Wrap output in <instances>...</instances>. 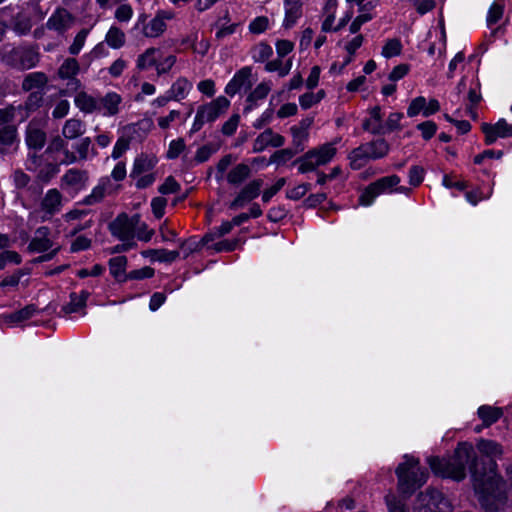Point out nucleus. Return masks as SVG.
<instances>
[{
    "mask_svg": "<svg viewBox=\"0 0 512 512\" xmlns=\"http://www.w3.org/2000/svg\"><path fill=\"white\" fill-rule=\"evenodd\" d=\"M252 68L245 66L238 70L225 87V93L233 97L242 90L250 89L252 86Z\"/></svg>",
    "mask_w": 512,
    "mask_h": 512,
    "instance_id": "10",
    "label": "nucleus"
},
{
    "mask_svg": "<svg viewBox=\"0 0 512 512\" xmlns=\"http://www.w3.org/2000/svg\"><path fill=\"white\" fill-rule=\"evenodd\" d=\"M444 494L435 489L428 488L425 493L417 496L416 512H441L440 505L445 504Z\"/></svg>",
    "mask_w": 512,
    "mask_h": 512,
    "instance_id": "7",
    "label": "nucleus"
},
{
    "mask_svg": "<svg viewBox=\"0 0 512 512\" xmlns=\"http://www.w3.org/2000/svg\"><path fill=\"white\" fill-rule=\"evenodd\" d=\"M105 41L109 47L113 49H120L125 44L126 36L121 29L116 26H112L105 36Z\"/></svg>",
    "mask_w": 512,
    "mask_h": 512,
    "instance_id": "46",
    "label": "nucleus"
},
{
    "mask_svg": "<svg viewBox=\"0 0 512 512\" xmlns=\"http://www.w3.org/2000/svg\"><path fill=\"white\" fill-rule=\"evenodd\" d=\"M21 67L30 69L38 63V53L32 49L25 50L21 55Z\"/></svg>",
    "mask_w": 512,
    "mask_h": 512,
    "instance_id": "64",
    "label": "nucleus"
},
{
    "mask_svg": "<svg viewBox=\"0 0 512 512\" xmlns=\"http://www.w3.org/2000/svg\"><path fill=\"white\" fill-rule=\"evenodd\" d=\"M285 17L283 26L292 27L302 15V3L300 0H284Z\"/></svg>",
    "mask_w": 512,
    "mask_h": 512,
    "instance_id": "32",
    "label": "nucleus"
},
{
    "mask_svg": "<svg viewBox=\"0 0 512 512\" xmlns=\"http://www.w3.org/2000/svg\"><path fill=\"white\" fill-rule=\"evenodd\" d=\"M86 181L87 177L85 173L71 169L63 176V188L82 190L86 188Z\"/></svg>",
    "mask_w": 512,
    "mask_h": 512,
    "instance_id": "36",
    "label": "nucleus"
},
{
    "mask_svg": "<svg viewBox=\"0 0 512 512\" xmlns=\"http://www.w3.org/2000/svg\"><path fill=\"white\" fill-rule=\"evenodd\" d=\"M177 61L175 55L162 57L161 50L155 47H149L138 55L136 59V68L139 71H146L155 68L158 76L167 74L173 68Z\"/></svg>",
    "mask_w": 512,
    "mask_h": 512,
    "instance_id": "4",
    "label": "nucleus"
},
{
    "mask_svg": "<svg viewBox=\"0 0 512 512\" xmlns=\"http://www.w3.org/2000/svg\"><path fill=\"white\" fill-rule=\"evenodd\" d=\"M296 149L292 150L289 148L281 149L273 153V155L270 157V163H274L277 165H281L286 163L287 161L291 160L295 154Z\"/></svg>",
    "mask_w": 512,
    "mask_h": 512,
    "instance_id": "60",
    "label": "nucleus"
},
{
    "mask_svg": "<svg viewBox=\"0 0 512 512\" xmlns=\"http://www.w3.org/2000/svg\"><path fill=\"white\" fill-rule=\"evenodd\" d=\"M141 256L144 258H150L152 262H160L171 264L176 261L180 256L179 250H168L165 248L160 249H146L140 252Z\"/></svg>",
    "mask_w": 512,
    "mask_h": 512,
    "instance_id": "25",
    "label": "nucleus"
},
{
    "mask_svg": "<svg viewBox=\"0 0 512 512\" xmlns=\"http://www.w3.org/2000/svg\"><path fill=\"white\" fill-rule=\"evenodd\" d=\"M402 48H403V46H402L400 39H398V38L387 39L382 48L381 55L387 59L396 57L401 54Z\"/></svg>",
    "mask_w": 512,
    "mask_h": 512,
    "instance_id": "49",
    "label": "nucleus"
},
{
    "mask_svg": "<svg viewBox=\"0 0 512 512\" xmlns=\"http://www.w3.org/2000/svg\"><path fill=\"white\" fill-rule=\"evenodd\" d=\"M69 298L70 301L60 308L58 317H64L66 315L77 313L81 309H84L78 301V294L76 292H71L69 294Z\"/></svg>",
    "mask_w": 512,
    "mask_h": 512,
    "instance_id": "52",
    "label": "nucleus"
},
{
    "mask_svg": "<svg viewBox=\"0 0 512 512\" xmlns=\"http://www.w3.org/2000/svg\"><path fill=\"white\" fill-rule=\"evenodd\" d=\"M62 205V194H45L41 201V210L44 212L41 220L48 221L56 214Z\"/></svg>",
    "mask_w": 512,
    "mask_h": 512,
    "instance_id": "30",
    "label": "nucleus"
},
{
    "mask_svg": "<svg viewBox=\"0 0 512 512\" xmlns=\"http://www.w3.org/2000/svg\"><path fill=\"white\" fill-rule=\"evenodd\" d=\"M427 464L431 472L442 479L452 480V468L448 458L440 456H429L427 458Z\"/></svg>",
    "mask_w": 512,
    "mask_h": 512,
    "instance_id": "24",
    "label": "nucleus"
},
{
    "mask_svg": "<svg viewBox=\"0 0 512 512\" xmlns=\"http://www.w3.org/2000/svg\"><path fill=\"white\" fill-rule=\"evenodd\" d=\"M397 491L403 500L410 499L428 479V470L422 467L419 458L405 454L404 461L395 469Z\"/></svg>",
    "mask_w": 512,
    "mask_h": 512,
    "instance_id": "2",
    "label": "nucleus"
},
{
    "mask_svg": "<svg viewBox=\"0 0 512 512\" xmlns=\"http://www.w3.org/2000/svg\"><path fill=\"white\" fill-rule=\"evenodd\" d=\"M26 168L30 171L38 172V178L42 181H48L58 173V165L45 162L42 156L32 154L26 161Z\"/></svg>",
    "mask_w": 512,
    "mask_h": 512,
    "instance_id": "11",
    "label": "nucleus"
},
{
    "mask_svg": "<svg viewBox=\"0 0 512 512\" xmlns=\"http://www.w3.org/2000/svg\"><path fill=\"white\" fill-rule=\"evenodd\" d=\"M249 232V228L244 227L241 228L238 235L233 237L232 239H222L217 242H211L208 244V251L212 250L215 253L222 252H233L237 249L242 250L244 244L246 243L245 234Z\"/></svg>",
    "mask_w": 512,
    "mask_h": 512,
    "instance_id": "12",
    "label": "nucleus"
},
{
    "mask_svg": "<svg viewBox=\"0 0 512 512\" xmlns=\"http://www.w3.org/2000/svg\"><path fill=\"white\" fill-rule=\"evenodd\" d=\"M263 214V211L258 203H253L250 205L247 211H241L238 214H235L232 217V223L235 226H241L242 224L248 222L250 219H255L260 217Z\"/></svg>",
    "mask_w": 512,
    "mask_h": 512,
    "instance_id": "43",
    "label": "nucleus"
},
{
    "mask_svg": "<svg viewBox=\"0 0 512 512\" xmlns=\"http://www.w3.org/2000/svg\"><path fill=\"white\" fill-rule=\"evenodd\" d=\"M51 230L48 226H39L35 230V236L30 240L27 251L30 254L49 251L54 242L50 239Z\"/></svg>",
    "mask_w": 512,
    "mask_h": 512,
    "instance_id": "17",
    "label": "nucleus"
},
{
    "mask_svg": "<svg viewBox=\"0 0 512 512\" xmlns=\"http://www.w3.org/2000/svg\"><path fill=\"white\" fill-rule=\"evenodd\" d=\"M504 13V3L501 0H495L489 8L487 14V24L489 27L497 24Z\"/></svg>",
    "mask_w": 512,
    "mask_h": 512,
    "instance_id": "50",
    "label": "nucleus"
},
{
    "mask_svg": "<svg viewBox=\"0 0 512 512\" xmlns=\"http://www.w3.org/2000/svg\"><path fill=\"white\" fill-rule=\"evenodd\" d=\"M46 142V134L35 123H30L26 131V143L29 148L41 149Z\"/></svg>",
    "mask_w": 512,
    "mask_h": 512,
    "instance_id": "37",
    "label": "nucleus"
},
{
    "mask_svg": "<svg viewBox=\"0 0 512 512\" xmlns=\"http://www.w3.org/2000/svg\"><path fill=\"white\" fill-rule=\"evenodd\" d=\"M155 275V269L150 266H144L140 269H134L128 272L127 281L129 280H144V279H150L154 277Z\"/></svg>",
    "mask_w": 512,
    "mask_h": 512,
    "instance_id": "56",
    "label": "nucleus"
},
{
    "mask_svg": "<svg viewBox=\"0 0 512 512\" xmlns=\"http://www.w3.org/2000/svg\"><path fill=\"white\" fill-rule=\"evenodd\" d=\"M425 104H426V98L423 96L415 97L411 100L408 108H407V116L408 117H415L419 115L420 113L424 116V110H425Z\"/></svg>",
    "mask_w": 512,
    "mask_h": 512,
    "instance_id": "57",
    "label": "nucleus"
},
{
    "mask_svg": "<svg viewBox=\"0 0 512 512\" xmlns=\"http://www.w3.org/2000/svg\"><path fill=\"white\" fill-rule=\"evenodd\" d=\"M229 107L230 100L225 96H218L214 100L200 105L192 124V132L199 131L206 123L216 121L220 116L226 113Z\"/></svg>",
    "mask_w": 512,
    "mask_h": 512,
    "instance_id": "6",
    "label": "nucleus"
},
{
    "mask_svg": "<svg viewBox=\"0 0 512 512\" xmlns=\"http://www.w3.org/2000/svg\"><path fill=\"white\" fill-rule=\"evenodd\" d=\"M28 273L29 270L17 269L12 275L4 277L0 281V288L17 287L19 285L20 279Z\"/></svg>",
    "mask_w": 512,
    "mask_h": 512,
    "instance_id": "59",
    "label": "nucleus"
},
{
    "mask_svg": "<svg viewBox=\"0 0 512 512\" xmlns=\"http://www.w3.org/2000/svg\"><path fill=\"white\" fill-rule=\"evenodd\" d=\"M73 23L72 15L65 9H57L47 20V28L57 32H64L71 27Z\"/></svg>",
    "mask_w": 512,
    "mask_h": 512,
    "instance_id": "19",
    "label": "nucleus"
},
{
    "mask_svg": "<svg viewBox=\"0 0 512 512\" xmlns=\"http://www.w3.org/2000/svg\"><path fill=\"white\" fill-rule=\"evenodd\" d=\"M128 265V258L124 255H118L108 260V267L110 275L114 278L118 284H124L127 282L128 272H126Z\"/></svg>",
    "mask_w": 512,
    "mask_h": 512,
    "instance_id": "20",
    "label": "nucleus"
},
{
    "mask_svg": "<svg viewBox=\"0 0 512 512\" xmlns=\"http://www.w3.org/2000/svg\"><path fill=\"white\" fill-rule=\"evenodd\" d=\"M349 160L353 169H360L368 160H370V157L366 155L364 146L361 145L350 153Z\"/></svg>",
    "mask_w": 512,
    "mask_h": 512,
    "instance_id": "53",
    "label": "nucleus"
},
{
    "mask_svg": "<svg viewBox=\"0 0 512 512\" xmlns=\"http://www.w3.org/2000/svg\"><path fill=\"white\" fill-rule=\"evenodd\" d=\"M337 153L335 143H324L308 150L303 156L295 161L300 173L314 171L317 167L328 164Z\"/></svg>",
    "mask_w": 512,
    "mask_h": 512,
    "instance_id": "3",
    "label": "nucleus"
},
{
    "mask_svg": "<svg viewBox=\"0 0 512 512\" xmlns=\"http://www.w3.org/2000/svg\"><path fill=\"white\" fill-rule=\"evenodd\" d=\"M237 161V156L234 154H225L222 156L215 167H210L208 169V175L211 176L214 174L215 179L218 182L226 179V175L228 173V169Z\"/></svg>",
    "mask_w": 512,
    "mask_h": 512,
    "instance_id": "31",
    "label": "nucleus"
},
{
    "mask_svg": "<svg viewBox=\"0 0 512 512\" xmlns=\"http://www.w3.org/2000/svg\"><path fill=\"white\" fill-rule=\"evenodd\" d=\"M286 198L291 201H300V207L305 209L318 208V215L328 220L329 212H336L340 209L349 207L348 204L340 205L333 198L328 199V194H308L307 198H303L306 194H285ZM299 208V206H297Z\"/></svg>",
    "mask_w": 512,
    "mask_h": 512,
    "instance_id": "5",
    "label": "nucleus"
},
{
    "mask_svg": "<svg viewBox=\"0 0 512 512\" xmlns=\"http://www.w3.org/2000/svg\"><path fill=\"white\" fill-rule=\"evenodd\" d=\"M271 87L272 85L271 82L269 81H262L261 83H259L254 88V90L248 95L247 102H249L250 105H248L245 108V111L251 110L253 108V105H255L257 101L266 98L271 90Z\"/></svg>",
    "mask_w": 512,
    "mask_h": 512,
    "instance_id": "44",
    "label": "nucleus"
},
{
    "mask_svg": "<svg viewBox=\"0 0 512 512\" xmlns=\"http://www.w3.org/2000/svg\"><path fill=\"white\" fill-rule=\"evenodd\" d=\"M110 234L119 241L131 240L135 238L136 231L129 221V215L126 212L119 213L109 224Z\"/></svg>",
    "mask_w": 512,
    "mask_h": 512,
    "instance_id": "9",
    "label": "nucleus"
},
{
    "mask_svg": "<svg viewBox=\"0 0 512 512\" xmlns=\"http://www.w3.org/2000/svg\"><path fill=\"white\" fill-rule=\"evenodd\" d=\"M273 54L272 47L266 42H260L252 47L251 57L254 62L262 63L267 61Z\"/></svg>",
    "mask_w": 512,
    "mask_h": 512,
    "instance_id": "47",
    "label": "nucleus"
},
{
    "mask_svg": "<svg viewBox=\"0 0 512 512\" xmlns=\"http://www.w3.org/2000/svg\"><path fill=\"white\" fill-rule=\"evenodd\" d=\"M314 122V118L311 116L303 118L297 125H293L290 128L292 135V143L296 152L304 150L305 143L309 138V130Z\"/></svg>",
    "mask_w": 512,
    "mask_h": 512,
    "instance_id": "18",
    "label": "nucleus"
},
{
    "mask_svg": "<svg viewBox=\"0 0 512 512\" xmlns=\"http://www.w3.org/2000/svg\"><path fill=\"white\" fill-rule=\"evenodd\" d=\"M74 97L75 106L85 114H92L100 110L99 100L84 90H77Z\"/></svg>",
    "mask_w": 512,
    "mask_h": 512,
    "instance_id": "26",
    "label": "nucleus"
},
{
    "mask_svg": "<svg viewBox=\"0 0 512 512\" xmlns=\"http://www.w3.org/2000/svg\"><path fill=\"white\" fill-rule=\"evenodd\" d=\"M482 132L487 144H493L498 138L512 137V124L505 119H500L495 124H482Z\"/></svg>",
    "mask_w": 512,
    "mask_h": 512,
    "instance_id": "16",
    "label": "nucleus"
},
{
    "mask_svg": "<svg viewBox=\"0 0 512 512\" xmlns=\"http://www.w3.org/2000/svg\"><path fill=\"white\" fill-rule=\"evenodd\" d=\"M92 241L85 235L77 236L70 245L71 253H78L81 251H86L91 248Z\"/></svg>",
    "mask_w": 512,
    "mask_h": 512,
    "instance_id": "61",
    "label": "nucleus"
},
{
    "mask_svg": "<svg viewBox=\"0 0 512 512\" xmlns=\"http://www.w3.org/2000/svg\"><path fill=\"white\" fill-rule=\"evenodd\" d=\"M218 150L219 145L215 143H208L199 147L194 157L195 164H201L208 161Z\"/></svg>",
    "mask_w": 512,
    "mask_h": 512,
    "instance_id": "48",
    "label": "nucleus"
},
{
    "mask_svg": "<svg viewBox=\"0 0 512 512\" xmlns=\"http://www.w3.org/2000/svg\"><path fill=\"white\" fill-rule=\"evenodd\" d=\"M291 210L290 205L281 204L276 207H272L267 212V219L272 223H279L283 221Z\"/></svg>",
    "mask_w": 512,
    "mask_h": 512,
    "instance_id": "51",
    "label": "nucleus"
},
{
    "mask_svg": "<svg viewBox=\"0 0 512 512\" xmlns=\"http://www.w3.org/2000/svg\"><path fill=\"white\" fill-rule=\"evenodd\" d=\"M270 26V21L266 16H258L254 18L248 26L249 32L252 34H261Z\"/></svg>",
    "mask_w": 512,
    "mask_h": 512,
    "instance_id": "58",
    "label": "nucleus"
},
{
    "mask_svg": "<svg viewBox=\"0 0 512 512\" xmlns=\"http://www.w3.org/2000/svg\"><path fill=\"white\" fill-rule=\"evenodd\" d=\"M250 173L251 168L249 165L239 163L228 171L226 180L233 185L241 184L250 176Z\"/></svg>",
    "mask_w": 512,
    "mask_h": 512,
    "instance_id": "39",
    "label": "nucleus"
},
{
    "mask_svg": "<svg viewBox=\"0 0 512 512\" xmlns=\"http://www.w3.org/2000/svg\"><path fill=\"white\" fill-rule=\"evenodd\" d=\"M80 66L75 58H66L58 69V76L62 80H68L66 91H60L64 95L69 91H77L81 88V82L76 78L79 73Z\"/></svg>",
    "mask_w": 512,
    "mask_h": 512,
    "instance_id": "8",
    "label": "nucleus"
},
{
    "mask_svg": "<svg viewBox=\"0 0 512 512\" xmlns=\"http://www.w3.org/2000/svg\"><path fill=\"white\" fill-rule=\"evenodd\" d=\"M212 242V235L204 233L202 237L192 235L187 239L179 240V248L182 251L183 259L186 260L191 254L198 253L204 248L208 250V244Z\"/></svg>",
    "mask_w": 512,
    "mask_h": 512,
    "instance_id": "15",
    "label": "nucleus"
},
{
    "mask_svg": "<svg viewBox=\"0 0 512 512\" xmlns=\"http://www.w3.org/2000/svg\"><path fill=\"white\" fill-rule=\"evenodd\" d=\"M158 160L155 155H149L145 153L139 154L133 162V167L130 172V177H137L140 174L152 172L156 166Z\"/></svg>",
    "mask_w": 512,
    "mask_h": 512,
    "instance_id": "27",
    "label": "nucleus"
},
{
    "mask_svg": "<svg viewBox=\"0 0 512 512\" xmlns=\"http://www.w3.org/2000/svg\"><path fill=\"white\" fill-rule=\"evenodd\" d=\"M383 115L379 106L368 110V117L363 122V129L372 134H385Z\"/></svg>",
    "mask_w": 512,
    "mask_h": 512,
    "instance_id": "23",
    "label": "nucleus"
},
{
    "mask_svg": "<svg viewBox=\"0 0 512 512\" xmlns=\"http://www.w3.org/2000/svg\"><path fill=\"white\" fill-rule=\"evenodd\" d=\"M366 155L370 159H379L384 157L389 151V145L384 139H378L373 142L363 144Z\"/></svg>",
    "mask_w": 512,
    "mask_h": 512,
    "instance_id": "42",
    "label": "nucleus"
},
{
    "mask_svg": "<svg viewBox=\"0 0 512 512\" xmlns=\"http://www.w3.org/2000/svg\"><path fill=\"white\" fill-rule=\"evenodd\" d=\"M285 143V138L271 128L265 129L253 141L252 151L260 153L268 147L279 148Z\"/></svg>",
    "mask_w": 512,
    "mask_h": 512,
    "instance_id": "13",
    "label": "nucleus"
},
{
    "mask_svg": "<svg viewBox=\"0 0 512 512\" xmlns=\"http://www.w3.org/2000/svg\"><path fill=\"white\" fill-rule=\"evenodd\" d=\"M89 32V29L83 28L77 33V35L74 37L72 44L68 48V51L71 55L75 56L80 53V51L85 45Z\"/></svg>",
    "mask_w": 512,
    "mask_h": 512,
    "instance_id": "54",
    "label": "nucleus"
},
{
    "mask_svg": "<svg viewBox=\"0 0 512 512\" xmlns=\"http://www.w3.org/2000/svg\"><path fill=\"white\" fill-rule=\"evenodd\" d=\"M452 480L463 481L469 471L473 490L484 512H500L508 496L502 486L503 478L498 473L496 460L479 459L472 443L458 442L451 458Z\"/></svg>",
    "mask_w": 512,
    "mask_h": 512,
    "instance_id": "1",
    "label": "nucleus"
},
{
    "mask_svg": "<svg viewBox=\"0 0 512 512\" xmlns=\"http://www.w3.org/2000/svg\"><path fill=\"white\" fill-rule=\"evenodd\" d=\"M504 412L501 407H495L488 404H484L478 407L477 416L482 421V427H490L498 422Z\"/></svg>",
    "mask_w": 512,
    "mask_h": 512,
    "instance_id": "28",
    "label": "nucleus"
},
{
    "mask_svg": "<svg viewBox=\"0 0 512 512\" xmlns=\"http://www.w3.org/2000/svg\"><path fill=\"white\" fill-rule=\"evenodd\" d=\"M85 132V124L82 120L77 118H70L65 121L62 134L66 139H75Z\"/></svg>",
    "mask_w": 512,
    "mask_h": 512,
    "instance_id": "40",
    "label": "nucleus"
},
{
    "mask_svg": "<svg viewBox=\"0 0 512 512\" xmlns=\"http://www.w3.org/2000/svg\"><path fill=\"white\" fill-rule=\"evenodd\" d=\"M235 197L230 198L228 202V215L232 216L238 211H242L245 208H249L251 204L255 203L254 200L260 196V194H233Z\"/></svg>",
    "mask_w": 512,
    "mask_h": 512,
    "instance_id": "33",
    "label": "nucleus"
},
{
    "mask_svg": "<svg viewBox=\"0 0 512 512\" xmlns=\"http://www.w3.org/2000/svg\"><path fill=\"white\" fill-rule=\"evenodd\" d=\"M477 450L481 454L479 459L495 460V457H501L503 446L495 440L480 438L476 443Z\"/></svg>",
    "mask_w": 512,
    "mask_h": 512,
    "instance_id": "22",
    "label": "nucleus"
},
{
    "mask_svg": "<svg viewBox=\"0 0 512 512\" xmlns=\"http://www.w3.org/2000/svg\"><path fill=\"white\" fill-rule=\"evenodd\" d=\"M216 198L210 200L206 208L205 221L210 224L215 215L225 212L228 215V202L233 194H216Z\"/></svg>",
    "mask_w": 512,
    "mask_h": 512,
    "instance_id": "21",
    "label": "nucleus"
},
{
    "mask_svg": "<svg viewBox=\"0 0 512 512\" xmlns=\"http://www.w3.org/2000/svg\"><path fill=\"white\" fill-rule=\"evenodd\" d=\"M167 199L162 196L154 197L151 201V209L156 219H161L165 214Z\"/></svg>",
    "mask_w": 512,
    "mask_h": 512,
    "instance_id": "62",
    "label": "nucleus"
},
{
    "mask_svg": "<svg viewBox=\"0 0 512 512\" xmlns=\"http://www.w3.org/2000/svg\"><path fill=\"white\" fill-rule=\"evenodd\" d=\"M234 227L236 226L232 223V220H225L221 223L220 226L209 229L206 234H211L212 242H214L216 239L222 238L229 234Z\"/></svg>",
    "mask_w": 512,
    "mask_h": 512,
    "instance_id": "55",
    "label": "nucleus"
},
{
    "mask_svg": "<svg viewBox=\"0 0 512 512\" xmlns=\"http://www.w3.org/2000/svg\"><path fill=\"white\" fill-rule=\"evenodd\" d=\"M19 143L17 129L14 125H5L0 128V145L10 148Z\"/></svg>",
    "mask_w": 512,
    "mask_h": 512,
    "instance_id": "45",
    "label": "nucleus"
},
{
    "mask_svg": "<svg viewBox=\"0 0 512 512\" xmlns=\"http://www.w3.org/2000/svg\"><path fill=\"white\" fill-rule=\"evenodd\" d=\"M39 308L35 304H28L23 308L16 310L5 316L6 322L12 325H16L31 319L37 315Z\"/></svg>",
    "mask_w": 512,
    "mask_h": 512,
    "instance_id": "35",
    "label": "nucleus"
},
{
    "mask_svg": "<svg viewBox=\"0 0 512 512\" xmlns=\"http://www.w3.org/2000/svg\"><path fill=\"white\" fill-rule=\"evenodd\" d=\"M399 183L400 178L397 175L385 176L371 183L366 192H386L392 190Z\"/></svg>",
    "mask_w": 512,
    "mask_h": 512,
    "instance_id": "41",
    "label": "nucleus"
},
{
    "mask_svg": "<svg viewBox=\"0 0 512 512\" xmlns=\"http://www.w3.org/2000/svg\"><path fill=\"white\" fill-rule=\"evenodd\" d=\"M385 502L389 512H408L402 500L393 494L386 495Z\"/></svg>",
    "mask_w": 512,
    "mask_h": 512,
    "instance_id": "63",
    "label": "nucleus"
},
{
    "mask_svg": "<svg viewBox=\"0 0 512 512\" xmlns=\"http://www.w3.org/2000/svg\"><path fill=\"white\" fill-rule=\"evenodd\" d=\"M48 83V77L43 72H32L25 76L22 82L24 91H32L34 89H42Z\"/></svg>",
    "mask_w": 512,
    "mask_h": 512,
    "instance_id": "38",
    "label": "nucleus"
},
{
    "mask_svg": "<svg viewBox=\"0 0 512 512\" xmlns=\"http://www.w3.org/2000/svg\"><path fill=\"white\" fill-rule=\"evenodd\" d=\"M99 100L100 110L104 116H114L120 111L122 97L116 92H108Z\"/></svg>",
    "mask_w": 512,
    "mask_h": 512,
    "instance_id": "29",
    "label": "nucleus"
},
{
    "mask_svg": "<svg viewBox=\"0 0 512 512\" xmlns=\"http://www.w3.org/2000/svg\"><path fill=\"white\" fill-rule=\"evenodd\" d=\"M174 12L160 10L143 28V34L148 38H157L166 30V21L173 19Z\"/></svg>",
    "mask_w": 512,
    "mask_h": 512,
    "instance_id": "14",
    "label": "nucleus"
},
{
    "mask_svg": "<svg viewBox=\"0 0 512 512\" xmlns=\"http://www.w3.org/2000/svg\"><path fill=\"white\" fill-rule=\"evenodd\" d=\"M192 87L191 81L185 77H179L172 83L168 92L174 101H181L188 96Z\"/></svg>",
    "mask_w": 512,
    "mask_h": 512,
    "instance_id": "34",
    "label": "nucleus"
}]
</instances>
